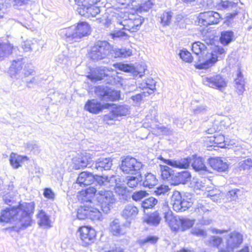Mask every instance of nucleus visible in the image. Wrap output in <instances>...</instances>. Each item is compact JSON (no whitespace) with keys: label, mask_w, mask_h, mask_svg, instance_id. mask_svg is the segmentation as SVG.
I'll use <instances>...</instances> for the list:
<instances>
[{"label":"nucleus","mask_w":252,"mask_h":252,"mask_svg":"<svg viewBox=\"0 0 252 252\" xmlns=\"http://www.w3.org/2000/svg\"><path fill=\"white\" fill-rule=\"evenodd\" d=\"M34 209V203L33 202L21 203L17 207L7 208L0 213V222H7L9 221H15L18 220L20 227L13 226L6 228V230L19 231L20 229H25L31 225L32 216Z\"/></svg>","instance_id":"1"},{"label":"nucleus","mask_w":252,"mask_h":252,"mask_svg":"<svg viewBox=\"0 0 252 252\" xmlns=\"http://www.w3.org/2000/svg\"><path fill=\"white\" fill-rule=\"evenodd\" d=\"M158 159L168 165L174 168L180 169H187L191 163V166L196 171H207V168L204 164L203 158L201 157H193V158H187L179 160L166 159L159 156Z\"/></svg>","instance_id":"2"},{"label":"nucleus","mask_w":252,"mask_h":252,"mask_svg":"<svg viewBox=\"0 0 252 252\" xmlns=\"http://www.w3.org/2000/svg\"><path fill=\"white\" fill-rule=\"evenodd\" d=\"M91 33L89 25L85 22H80L77 26H72L61 29L59 33L70 43L79 42L81 38L87 36Z\"/></svg>","instance_id":"3"},{"label":"nucleus","mask_w":252,"mask_h":252,"mask_svg":"<svg viewBox=\"0 0 252 252\" xmlns=\"http://www.w3.org/2000/svg\"><path fill=\"white\" fill-rule=\"evenodd\" d=\"M81 193L84 195L83 200L86 202L92 204L93 205L86 204L83 207H80L78 210L77 217L81 220L89 218L93 220L94 219V208L93 203L94 197V187L92 186H90L85 190H82Z\"/></svg>","instance_id":"4"},{"label":"nucleus","mask_w":252,"mask_h":252,"mask_svg":"<svg viewBox=\"0 0 252 252\" xmlns=\"http://www.w3.org/2000/svg\"><path fill=\"white\" fill-rule=\"evenodd\" d=\"M161 176L163 180H166L171 185H178L186 184L190 181L191 173L188 170L175 172L174 170L167 165H160Z\"/></svg>","instance_id":"5"},{"label":"nucleus","mask_w":252,"mask_h":252,"mask_svg":"<svg viewBox=\"0 0 252 252\" xmlns=\"http://www.w3.org/2000/svg\"><path fill=\"white\" fill-rule=\"evenodd\" d=\"M117 177L112 175L110 177L105 176L104 174L100 175L95 174V186H104L108 189L114 188L115 192L123 196V198L127 200V188L124 185L117 183Z\"/></svg>","instance_id":"6"},{"label":"nucleus","mask_w":252,"mask_h":252,"mask_svg":"<svg viewBox=\"0 0 252 252\" xmlns=\"http://www.w3.org/2000/svg\"><path fill=\"white\" fill-rule=\"evenodd\" d=\"M95 199L101 207V210L107 214L112 205L115 202L116 199L112 191L103 189L97 192L95 188Z\"/></svg>","instance_id":"7"},{"label":"nucleus","mask_w":252,"mask_h":252,"mask_svg":"<svg viewBox=\"0 0 252 252\" xmlns=\"http://www.w3.org/2000/svg\"><path fill=\"white\" fill-rule=\"evenodd\" d=\"M143 166V163L135 158L127 156L122 158L120 169L125 174L136 175L140 173V170Z\"/></svg>","instance_id":"8"},{"label":"nucleus","mask_w":252,"mask_h":252,"mask_svg":"<svg viewBox=\"0 0 252 252\" xmlns=\"http://www.w3.org/2000/svg\"><path fill=\"white\" fill-rule=\"evenodd\" d=\"M173 209L176 212H184L191 206V198L182 195L178 191H174L171 196Z\"/></svg>","instance_id":"9"},{"label":"nucleus","mask_w":252,"mask_h":252,"mask_svg":"<svg viewBox=\"0 0 252 252\" xmlns=\"http://www.w3.org/2000/svg\"><path fill=\"white\" fill-rule=\"evenodd\" d=\"M78 7L77 12L88 18L94 17V0H74Z\"/></svg>","instance_id":"10"},{"label":"nucleus","mask_w":252,"mask_h":252,"mask_svg":"<svg viewBox=\"0 0 252 252\" xmlns=\"http://www.w3.org/2000/svg\"><path fill=\"white\" fill-rule=\"evenodd\" d=\"M224 49L220 46H217L210 54L208 59L202 63H198L195 65L197 69H207L213 66L214 64L219 60L222 59L225 55Z\"/></svg>","instance_id":"11"},{"label":"nucleus","mask_w":252,"mask_h":252,"mask_svg":"<svg viewBox=\"0 0 252 252\" xmlns=\"http://www.w3.org/2000/svg\"><path fill=\"white\" fill-rule=\"evenodd\" d=\"M128 18V19L119 22L120 24L124 26L123 29L130 32H135L139 30L144 21V18L138 14H130Z\"/></svg>","instance_id":"12"},{"label":"nucleus","mask_w":252,"mask_h":252,"mask_svg":"<svg viewBox=\"0 0 252 252\" xmlns=\"http://www.w3.org/2000/svg\"><path fill=\"white\" fill-rule=\"evenodd\" d=\"M112 47L106 41H98L95 42V61L104 60L103 63H107V58L113 55Z\"/></svg>","instance_id":"13"},{"label":"nucleus","mask_w":252,"mask_h":252,"mask_svg":"<svg viewBox=\"0 0 252 252\" xmlns=\"http://www.w3.org/2000/svg\"><path fill=\"white\" fill-rule=\"evenodd\" d=\"M95 94L99 95L102 100L111 101L119 100L121 96L120 91L100 86H95Z\"/></svg>","instance_id":"14"},{"label":"nucleus","mask_w":252,"mask_h":252,"mask_svg":"<svg viewBox=\"0 0 252 252\" xmlns=\"http://www.w3.org/2000/svg\"><path fill=\"white\" fill-rule=\"evenodd\" d=\"M110 70L108 68L100 66L95 67V81L98 80H103L106 84L115 85L117 82H120V79L117 75L110 74Z\"/></svg>","instance_id":"15"},{"label":"nucleus","mask_w":252,"mask_h":252,"mask_svg":"<svg viewBox=\"0 0 252 252\" xmlns=\"http://www.w3.org/2000/svg\"><path fill=\"white\" fill-rule=\"evenodd\" d=\"M84 246H88L94 242V229L90 226H83L80 227L76 233Z\"/></svg>","instance_id":"16"},{"label":"nucleus","mask_w":252,"mask_h":252,"mask_svg":"<svg viewBox=\"0 0 252 252\" xmlns=\"http://www.w3.org/2000/svg\"><path fill=\"white\" fill-rule=\"evenodd\" d=\"M202 82L206 86L220 91H222L227 86L225 79L220 74L205 77Z\"/></svg>","instance_id":"17"},{"label":"nucleus","mask_w":252,"mask_h":252,"mask_svg":"<svg viewBox=\"0 0 252 252\" xmlns=\"http://www.w3.org/2000/svg\"><path fill=\"white\" fill-rule=\"evenodd\" d=\"M242 242L243 235L237 231H233L229 235L227 240V247L224 249L219 248V250L221 252H230L233 249L238 247Z\"/></svg>","instance_id":"18"},{"label":"nucleus","mask_w":252,"mask_h":252,"mask_svg":"<svg viewBox=\"0 0 252 252\" xmlns=\"http://www.w3.org/2000/svg\"><path fill=\"white\" fill-rule=\"evenodd\" d=\"M92 158L87 153H82L73 158L74 167L75 169H80L92 166Z\"/></svg>","instance_id":"19"},{"label":"nucleus","mask_w":252,"mask_h":252,"mask_svg":"<svg viewBox=\"0 0 252 252\" xmlns=\"http://www.w3.org/2000/svg\"><path fill=\"white\" fill-rule=\"evenodd\" d=\"M220 158H210L208 159V163L214 169L218 172H225L228 168V164Z\"/></svg>","instance_id":"20"},{"label":"nucleus","mask_w":252,"mask_h":252,"mask_svg":"<svg viewBox=\"0 0 252 252\" xmlns=\"http://www.w3.org/2000/svg\"><path fill=\"white\" fill-rule=\"evenodd\" d=\"M139 210L138 208L133 204H129L126 205L122 212V216L127 221H131L134 220L138 215Z\"/></svg>","instance_id":"21"},{"label":"nucleus","mask_w":252,"mask_h":252,"mask_svg":"<svg viewBox=\"0 0 252 252\" xmlns=\"http://www.w3.org/2000/svg\"><path fill=\"white\" fill-rule=\"evenodd\" d=\"M143 221L147 224L153 226H157L160 223L161 218L159 213L156 211L152 213L145 215L143 218Z\"/></svg>","instance_id":"22"},{"label":"nucleus","mask_w":252,"mask_h":252,"mask_svg":"<svg viewBox=\"0 0 252 252\" xmlns=\"http://www.w3.org/2000/svg\"><path fill=\"white\" fill-rule=\"evenodd\" d=\"M112 165V160L110 158H99L95 160V169L97 171L109 170Z\"/></svg>","instance_id":"23"},{"label":"nucleus","mask_w":252,"mask_h":252,"mask_svg":"<svg viewBox=\"0 0 252 252\" xmlns=\"http://www.w3.org/2000/svg\"><path fill=\"white\" fill-rule=\"evenodd\" d=\"M220 6L223 9H228V10L232 9L233 8H236V10H234V11L227 14V19H232L235 17L238 14V11L237 10V2H235L232 1H229L227 0H221L220 3Z\"/></svg>","instance_id":"24"},{"label":"nucleus","mask_w":252,"mask_h":252,"mask_svg":"<svg viewBox=\"0 0 252 252\" xmlns=\"http://www.w3.org/2000/svg\"><path fill=\"white\" fill-rule=\"evenodd\" d=\"M23 59L14 60L10 67V71L12 77L16 78L22 72L23 68Z\"/></svg>","instance_id":"25"},{"label":"nucleus","mask_w":252,"mask_h":252,"mask_svg":"<svg viewBox=\"0 0 252 252\" xmlns=\"http://www.w3.org/2000/svg\"><path fill=\"white\" fill-rule=\"evenodd\" d=\"M158 182L156 176L151 173L145 175L144 178L141 182L142 185L145 188H152L156 186Z\"/></svg>","instance_id":"26"},{"label":"nucleus","mask_w":252,"mask_h":252,"mask_svg":"<svg viewBox=\"0 0 252 252\" xmlns=\"http://www.w3.org/2000/svg\"><path fill=\"white\" fill-rule=\"evenodd\" d=\"M27 159L28 158L26 156H22L12 153L10 156L9 161L11 165L14 168H18L22 165L24 160Z\"/></svg>","instance_id":"27"},{"label":"nucleus","mask_w":252,"mask_h":252,"mask_svg":"<svg viewBox=\"0 0 252 252\" xmlns=\"http://www.w3.org/2000/svg\"><path fill=\"white\" fill-rule=\"evenodd\" d=\"M234 39V32L232 31H223L221 32L220 41L222 44L224 45H228Z\"/></svg>","instance_id":"28"},{"label":"nucleus","mask_w":252,"mask_h":252,"mask_svg":"<svg viewBox=\"0 0 252 252\" xmlns=\"http://www.w3.org/2000/svg\"><path fill=\"white\" fill-rule=\"evenodd\" d=\"M178 225L180 226L179 228L182 231H185L191 227L194 223V220L189 219L187 218L179 217L178 219L176 220Z\"/></svg>","instance_id":"29"},{"label":"nucleus","mask_w":252,"mask_h":252,"mask_svg":"<svg viewBox=\"0 0 252 252\" xmlns=\"http://www.w3.org/2000/svg\"><path fill=\"white\" fill-rule=\"evenodd\" d=\"M142 181V179L141 173H137L135 176H127L126 179V185L131 188L137 187L139 184L141 185Z\"/></svg>","instance_id":"30"},{"label":"nucleus","mask_w":252,"mask_h":252,"mask_svg":"<svg viewBox=\"0 0 252 252\" xmlns=\"http://www.w3.org/2000/svg\"><path fill=\"white\" fill-rule=\"evenodd\" d=\"M210 11H206L200 13L197 17V22L200 26L207 27L210 25Z\"/></svg>","instance_id":"31"},{"label":"nucleus","mask_w":252,"mask_h":252,"mask_svg":"<svg viewBox=\"0 0 252 252\" xmlns=\"http://www.w3.org/2000/svg\"><path fill=\"white\" fill-rule=\"evenodd\" d=\"M34 73L35 71L33 69L32 67H30V65H28L25 66L24 68L17 76L16 79L17 80L19 79L23 81V80H25L26 78H29L31 76H33L34 74Z\"/></svg>","instance_id":"32"},{"label":"nucleus","mask_w":252,"mask_h":252,"mask_svg":"<svg viewBox=\"0 0 252 252\" xmlns=\"http://www.w3.org/2000/svg\"><path fill=\"white\" fill-rule=\"evenodd\" d=\"M132 55L131 50L129 49L122 48L115 49L113 51L112 57L114 58H126Z\"/></svg>","instance_id":"33"},{"label":"nucleus","mask_w":252,"mask_h":252,"mask_svg":"<svg viewBox=\"0 0 252 252\" xmlns=\"http://www.w3.org/2000/svg\"><path fill=\"white\" fill-rule=\"evenodd\" d=\"M111 231L114 235L118 236L125 233V231L119 224L118 220H115L110 224Z\"/></svg>","instance_id":"34"},{"label":"nucleus","mask_w":252,"mask_h":252,"mask_svg":"<svg viewBox=\"0 0 252 252\" xmlns=\"http://www.w3.org/2000/svg\"><path fill=\"white\" fill-rule=\"evenodd\" d=\"M139 88L142 90L149 89L150 90V92L152 93L156 89V82L153 78H148L139 84Z\"/></svg>","instance_id":"35"},{"label":"nucleus","mask_w":252,"mask_h":252,"mask_svg":"<svg viewBox=\"0 0 252 252\" xmlns=\"http://www.w3.org/2000/svg\"><path fill=\"white\" fill-rule=\"evenodd\" d=\"M13 47L10 44L0 43V60L12 53Z\"/></svg>","instance_id":"36"},{"label":"nucleus","mask_w":252,"mask_h":252,"mask_svg":"<svg viewBox=\"0 0 252 252\" xmlns=\"http://www.w3.org/2000/svg\"><path fill=\"white\" fill-rule=\"evenodd\" d=\"M39 219L38 224L40 226H50V220L49 216L43 210H40L37 215Z\"/></svg>","instance_id":"37"},{"label":"nucleus","mask_w":252,"mask_h":252,"mask_svg":"<svg viewBox=\"0 0 252 252\" xmlns=\"http://www.w3.org/2000/svg\"><path fill=\"white\" fill-rule=\"evenodd\" d=\"M172 17L173 13L171 11L164 12L160 17L161 24L163 26H169Z\"/></svg>","instance_id":"38"},{"label":"nucleus","mask_w":252,"mask_h":252,"mask_svg":"<svg viewBox=\"0 0 252 252\" xmlns=\"http://www.w3.org/2000/svg\"><path fill=\"white\" fill-rule=\"evenodd\" d=\"M186 19L181 14L177 15L175 18L174 26L176 29H185L186 28Z\"/></svg>","instance_id":"39"},{"label":"nucleus","mask_w":252,"mask_h":252,"mask_svg":"<svg viewBox=\"0 0 252 252\" xmlns=\"http://www.w3.org/2000/svg\"><path fill=\"white\" fill-rule=\"evenodd\" d=\"M158 203V200L150 197L144 200L141 203V206L144 209H148L153 208Z\"/></svg>","instance_id":"40"},{"label":"nucleus","mask_w":252,"mask_h":252,"mask_svg":"<svg viewBox=\"0 0 252 252\" xmlns=\"http://www.w3.org/2000/svg\"><path fill=\"white\" fill-rule=\"evenodd\" d=\"M212 207L205 202H198L196 205L195 210L196 212L200 213H207L211 211Z\"/></svg>","instance_id":"41"},{"label":"nucleus","mask_w":252,"mask_h":252,"mask_svg":"<svg viewBox=\"0 0 252 252\" xmlns=\"http://www.w3.org/2000/svg\"><path fill=\"white\" fill-rule=\"evenodd\" d=\"M170 190L168 186L161 185L158 187L154 191V194L156 196L165 195L168 194Z\"/></svg>","instance_id":"42"},{"label":"nucleus","mask_w":252,"mask_h":252,"mask_svg":"<svg viewBox=\"0 0 252 252\" xmlns=\"http://www.w3.org/2000/svg\"><path fill=\"white\" fill-rule=\"evenodd\" d=\"M252 167V159L248 158L238 163V168L241 170H249Z\"/></svg>","instance_id":"43"},{"label":"nucleus","mask_w":252,"mask_h":252,"mask_svg":"<svg viewBox=\"0 0 252 252\" xmlns=\"http://www.w3.org/2000/svg\"><path fill=\"white\" fill-rule=\"evenodd\" d=\"M152 94V92H149V91L147 92H141L139 93H137L135 94L132 95L130 96V99L135 103H139L140 102L142 99L148 96L149 95L151 94Z\"/></svg>","instance_id":"44"},{"label":"nucleus","mask_w":252,"mask_h":252,"mask_svg":"<svg viewBox=\"0 0 252 252\" xmlns=\"http://www.w3.org/2000/svg\"><path fill=\"white\" fill-rule=\"evenodd\" d=\"M205 49L206 46L205 44L199 41L195 42L192 44V51L196 55H199L203 52Z\"/></svg>","instance_id":"45"},{"label":"nucleus","mask_w":252,"mask_h":252,"mask_svg":"<svg viewBox=\"0 0 252 252\" xmlns=\"http://www.w3.org/2000/svg\"><path fill=\"white\" fill-rule=\"evenodd\" d=\"M153 0H148L143 3H142L138 8L137 12L141 13L142 12H147L151 9L153 5Z\"/></svg>","instance_id":"46"},{"label":"nucleus","mask_w":252,"mask_h":252,"mask_svg":"<svg viewBox=\"0 0 252 252\" xmlns=\"http://www.w3.org/2000/svg\"><path fill=\"white\" fill-rule=\"evenodd\" d=\"M114 113L118 116H126L128 113V109L126 105H118L113 108Z\"/></svg>","instance_id":"47"},{"label":"nucleus","mask_w":252,"mask_h":252,"mask_svg":"<svg viewBox=\"0 0 252 252\" xmlns=\"http://www.w3.org/2000/svg\"><path fill=\"white\" fill-rule=\"evenodd\" d=\"M179 55L180 58L186 62L191 63L193 60L190 53L186 49L181 50Z\"/></svg>","instance_id":"48"},{"label":"nucleus","mask_w":252,"mask_h":252,"mask_svg":"<svg viewBox=\"0 0 252 252\" xmlns=\"http://www.w3.org/2000/svg\"><path fill=\"white\" fill-rule=\"evenodd\" d=\"M114 105L113 103L101 102H95V114L99 113L104 109H108L110 106Z\"/></svg>","instance_id":"49"},{"label":"nucleus","mask_w":252,"mask_h":252,"mask_svg":"<svg viewBox=\"0 0 252 252\" xmlns=\"http://www.w3.org/2000/svg\"><path fill=\"white\" fill-rule=\"evenodd\" d=\"M148 194V193L145 190L136 191L132 194L131 198L135 201H139L145 197Z\"/></svg>","instance_id":"50"},{"label":"nucleus","mask_w":252,"mask_h":252,"mask_svg":"<svg viewBox=\"0 0 252 252\" xmlns=\"http://www.w3.org/2000/svg\"><path fill=\"white\" fill-rule=\"evenodd\" d=\"M210 25L213 24H217L219 23L220 19V14L217 12L213 11H210Z\"/></svg>","instance_id":"51"},{"label":"nucleus","mask_w":252,"mask_h":252,"mask_svg":"<svg viewBox=\"0 0 252 252\" xmlns=\"http://www.w3.org/2000/svg\"><path fill=\"white\" fill-rule=\"evenodd\" d=\"M118 68L126 72H130L133 75L135 70V67L129 64L120 63L118 64Z\"/></svg>","instance_id":"52"},{"label":"nucleus","mask_w":252,"mask_h":252,"mask_svg":"<svg viewBox=\"0 0 252 252\" xmlns=\"http://www.w3.org/2000/svg\"><path fill=\"white\" fill-rule=\"evenodd\" d=\"M145 70L146 68L144 65H137L135 67L133 76L137 77L138 76L139 77H142L145 74Z\"/></svg>","instance_id":"53"},{"label":"nucleus","mask_w":252,"mask_h":252,"mask_svg":"<svg viewBox=\"0 0 252 252\" xmlns=\"http://www.w3.org/2000/svg\"><path fill=\"white\" fill-rule=\"evenodd\" d=\"M86 177V172H82L81 173L76 180L75 187L76 188V185H79L80 186L82 187V186H86V182H85V178Z\"/></svg>","instance_id":"54"},{"label":"nucleus","mask_w":252,"mask_h":252,"mask_svg":"<svg viewBox=\"0 0 252 252\" xmlns=\"http://www.w3.org/2000/svg\"><path fill=\"white\" fill-rule=\"evenodd\" d=\"M85 110L92 113H94V99L88 100L84 106Z\"/></svg>","instance_id":"55"},{"label":"nucleus","mask_w":252,"mask_h":252,"mask_svg":"<svg viewBox=\"0 0 252 252\" xmlns=\"http://www.w3.org/2000/svg\"><path fill=\"white\" fill-rule=\"evenodd\" d=\"M26 148L30 151H33L34 153H39V149L38 145L35 141H31L26 144Z\"/></svg>","instance_id":"56"},{"label":"nucleus","mask_w":252,"mask_h":252,"mask_svg":"<svg viewBox=\"0 0 252 252\" xmlns=\"http://www.w3.org/2000/svg\"><path fill=\"white\" fill-rule=\"evenodd\" d=\"M240 192L239 189H235L229 190L226 195L227 198L230 200H235L238 196V192Z\"/></svg>","instance_id":"57"},{"label":"nucleus","mask_w":252,"mask_h":252,"mask_svg":"<svg viewBox=\"0 0 252 252\" xmlns=\"http://www.w3.org/2000/svg\"><path fill=\"white\" fill-rule=\"evenodd\" d=\"M43 195L45 198L54 200L55 197V193L51 188H45L44 189Z\"/></svg>","instance_id":"58"},{"label":"nucleus","mask_w":252,"mask_h":252,"mask_svg":"<svg viewBox=\"0 0 252 252\" xmlns=\"http://www.w3.org/2000/svg\"><path fill=\"white\" fill-rule=\"evenodd\" d=\"M158 238L154 236H149L144 239L140 241L142 244H145L147 243H150L154 244L157 243Z\"/></svg>","instance_id":"59"},{"label":"nucleus","mask_w":252,"mask_h":252,"mask_svg":"<svg viewBox=\"0 0 252 252\" xmlns=\"http://www.w3.org/2000/svg\"><path fill=\"white\" fill-rule=\"evenodd\" d=\"M110 35L113 39L115 38L124 37L128 36L126 32L122 31H115L111 33Z\"/></svg>","instance_id":"60"},{"label":"nucleus","mask_w":252,"mask_h":252,"mask_svg":"<svg viewBox=\"0 0 252 252\" xmlns=\"http://www.w3.org/2000/svg\"><path fill=\"white\" fill-rule=\"evenodd\" d=\"M6 1V0H0V19L3 17L7 7L8 3Z\"/></svg>","instance_id":"61"},{"label":"nucleus","mask_w":252,"mask_h":252,"mask_svg":"<svg viewBox=\"0 0 252 252\" xmlns=\"http://www.w3.org/2000/svg\"><path fill=\"white\" fill-rule=\"evenodd\" d=\"M156 128L159 130L163 135H170L172 133V130L171 129L164 126H160L158 125H157Z\"/></svg>","instance_id":"62"},{"label":"nucleus","mask_w":252,"mask_h":252,"mask_svg":"<svg viewBox=\"0 0 252 252\" xmlns=\"http://www.w3.org/2000/svg\"><path fill=\"white\" fill-rule=\"evenodd\" d=\"M235 85L242 83H245V79L240 68L238 69L237 73V78L235 79Z\"/></svg>","instance_id":"63"},{"label":"nucleus","mask_w":252,"mask_h":252,"mask_svg":"<svg viewBox=\"0 0 252 252\" xmlns=\"http://www.w3.org/2000/svg\"><path fill=\"white\" fill-rule=\"evenodd\" d=\"M207 111V108L205 105H199L193 109L195 114H204Z\"/></svg>","instance_id":"64"}]
</instances>
